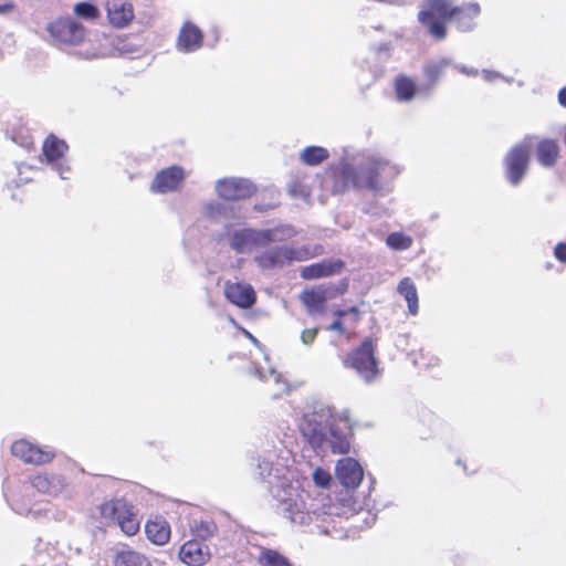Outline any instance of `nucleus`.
I'll return each instance as SVG.
<instances>
[{"label": "nucleus", "instance_id": "aec40b11", "mask_svg": "<svg viewBox=\"0 0 566 566\" xmlns=\"http://www.w3.org/2000/svg\"><path fill=\"white\" fill-rule=\"evenodd\" d=\"M481 8L479 3L470 2L462 6H453L451 21L461 32L472 30L474 20L479 17Z\"/></svg>", "mask_w": 566, "mask_h": 566}, {"label": "nucleus", "instance_id": "de8ad7c7", "mask_svg": "<svg viewBox=\"0 0 566 566\" xmlns=\"http://www.w3.org/2000/svg\"><path fill=\"white\" fill-rule=\"evenodd\" d=\"M347 314H352L354 316V319L357 322L359 319L360 312L358 307L352 306L347 310Z\"/></svg>", "mask_w": 566, "mask_h": 566}, {"label": "nucleus", "instance_id": "c85d7f7f", "mask_svg": "<svg viewBox=\"0 0 566 566\" xmlns=\"http://www.w3.org/2000/svg\"><path fill=\"white\" fill-rule=\"evenodd\" d=\"M537 159L546 167L553 166L559 157V147L553 139H543L537 145Z\"/></svg>", "mask_w": 566, "mask_h": 566}, {"label": "nucleus", "instance_id": "bb28decb", "mask_svg": "<svg viewBox=\"0 0 566 566\" xmlns=\"http://www.w3.org/2000/svg\"><path fill=\"white\" fill-rule=\"evenodd\" d=\"M397 291L407 302L409 313L413 316L417 315L419 312V297L413 281L408 276L401 279Z\"/></svg>", "mask_w": 566, "mask_h": 566}, {"label": "nucleus", "instance_id": "9b49d317", "mask_svg": "<svg viewBox=\"0 0 566 566\" xmlns=\"http://www.w3.org/2000/svg\"><path fill=\"white\" fill-rule=\"evenodd\" d=\"M358 170L350 165H340L327 171L326 182L333 193H343L350 187L359 189L357 185Z\"/></svg>", "mask_w": 566, "mask_h": 566}, {"label": "nucleus", "instance_id": "f3484780", "mask_svg": "<svg viewBox=\"0 0 566 566\" xmlns=\"http://www.w3.org/2000/svg\"><path fill=\"white\" fill-rule=\"evenodd\" d=\"M336 476L345 488L356 489L363 480L364 471L355 459L344 458L336 464Z\"/></svg>", "mask_w": 566, "mask_h": 566}, {"label": "nucleus", "instance_id": "2f4dec72", "mask_svg": "<svg viewBox=\"0 0 566 566\" xmlns=\"http://www.w3.org/2000/svg\"><path fill=\"white\" fill-rule=\"evenodd\" d=\"M326 148L321 146H308L300 155L301 160L308 166H316L328 158Z\"/></svg>", "mask_w": 566, "mask_h": 566}, {"label": "nucleus", "instance_id": "58836bf2", "mask_svg": "<svg viewBox=\"0 0 566 566\" xmlns=\"http://www.w3.org/2000/svg\"><path fill=\"white\" fill-rule=\"evenodd\" d=\"M312 478L319 488H327L332 481L331 473L322 468H316L312 473Z\"/></svg>", "mask_w": 566, "mask_h": 566}, {"label": "nucleus", "instance_id": "39448f33", "mask_svg": "<svg viewBox=\"0 0 566 566\" xmlns=\"http://www.w3.org/2000/svg\"><path fill=\"white\" fill-rule=\"evenodd\" d=\"M101 515L104 520L115 525L128 536L135 535L139 530V521L133 507L124 500L116 499L105 502L99 507Z\"/></svg>", "mask_w": 566, "mask_h": 566}, {"label": "nucleus", "instance_id": "49530a36", "mask_svg": "<svg viewBox=\"0 0 566 566\" xmlns=\"http://www.w3.org/2000/svg\"><path fill=\"white\" fill-rule=\"evenodd\" d=\"M558 101H559L560 105L566 106V86H564L559 90Z\"/></svg>", "mask_w": 566, "mask_h": 566}, {"label": "nucleus", "instance_id": "f704fd0d", "mask_svg": "<svg viewBox=\"0 0 566 566\" xmlns=\"http://www.w3.org/2000/svg\"><path fill=\"white\" fill-rule=\"evenodd\" d=\"M73 12L77 18L86 21H96L101 17L99 9L95 4L87 1L75 3L73 7Z\"/></svg>", "mask_w": 566, "mask_h": 566}, {"label": "nucleus", "instance_id": "393cba45", "mask_svg": "<svg viewBox=\"0 0 566 566\" xmlns=\"http://www.w3.org/2000/svg\"><path fill=\"white\" fill-rule=\"evenodd\" d=\"M67 150L69 145L66 142L54 134H49L42 145V153L49 164L57 163L64 157Z\"/></svg>", "mask_w": 566, "mask_h": 566}, {"label": "nucleus", "instance_id": "a211bd4d", "mask_svg": "<svg viewBox=\"0 0 566 566\" xmlns=\"http://www.w3.org/2000/svg\"><path fill=\"white\" fill-rule=\"evenodd\" d=\"M179 557L188 566H202L210 559V551L201 542L188 541L181 546Z\"/></svg>", "mask_w": 566, "mask_h": 566}, {"label": "nucleus", "instance_id": "9d476101", "mask_svg": "<svg viewBox=\"0 0 566 566\" xmlns=\"http://www.w3.org/2000/svg\"><path fill=\"white\" fill-rule=\"evenodd\" d=\"M530 161V153L526 146L517 145L513 147L504 159L506 177L512 185H517L527 167Z\"/></svg>", "mask_w": 566, "mask_h": 566}, {"label": "nucleus", "instance_id": "5701e85b", "mask_svg": "<svg viewBox=\"0 0 566 566\" xmlns=\"http://www.w3.org/2000/svg\"><path fill=\"white\" fill-rule=\"evenodd\" d=\"M327 298V290L323 286L306 289L300 295L302 304L310 314L323 312Z\"/></svg>", "mask_w": 566, "mask_h": 566}, {"label": "nucleus", "instance_id": "412c9836", "mask_svg": "<svg viewBox=\"0 0 566 566\" xmlns=\"http://www.w3.org/2000/svg\"><path fill=\"white\" fill-rule=\"evenodd\" d=\"M31 484L38 492L50 496H57L66 488L64 478L55 473L38 474L33 476Z\"/></svg>", "mask_w": 566, "mask_h": 566}, {"label": "nucleus", "instance_id": "20e7f679", "mask_svg": "<svg viewBox=\"0 0 566 566\" xmlns=\"http://www.w3.org/2000/svg\"><path fill=\"white\" fill-rule=\"evenodd\" d=\"M357 170L358 188L371 191L380 190L385 182L392 180L399 174L397 166L381 157H369Z\"/></svg>", "mask_w": 566, "mask_h": 566}, {"label": "nucleus", "instance_id": "79ce46f5", "mask_svg": "<svg viewBox=\"0 0 566 566\" xmlns=\"http://www.w3.org/2000/svg\"><path fill=\"white\" fill-rule=\"evenodd\" d=\"M554 254L560 262H566V242H559L555 247Z\"/></svg>", "mask_w": 566, "mask_h": 566}, {"label": "nucleus", "instance_id": "7c9ffc66", "mask_svg": "<svg viewBox=\"0 0 566 566\" xmlns=\"http://www.w3.org/2000/svg\"><path fill=\"white\" fill-rule=\"evenodd\" d=\"M449 61L442 59L439 61H430L423 66V75L428 86H433L444 74Z\"/></svg>", "mask_w": 566, "mask_h": 566}, {"label": "nucleus", "instance_id": "8fccbe9b", "mask_svg": "<svg viewBox=\"0 0 566 566\" xmlns=\"http://www.w3.org/2000/svg\"><path fill=\"white\" fill-rule=\"evenodd\" d=\"M334 314L338 317V319H340L342 317L347 315V310H337L335 311Z\"/></svg>", "mask_w": 566, "mask_h": 566}, {"label": "nucleus", "instance_id": "473e14b6", "mask_svg": "<svg viewBox=\"0 0 566 566\" xmlns=\"http://www.w3.org/2000/svg\"><path fill=\"white\" fill-rule=\"evenodd\" d=\"M258 562L261 566H293L285 556L270 548L261 549Z\"/></svg>", "mask_w": 566, "mask_h": 566}, {"label": "nucleus", "instance_id": "ea45409f", "mask_svg": "<svg viewBox=\"0 0 566 566\" xmlns=\"http://www.w3.org/2000/svg\"><path fill=\"white\" fill-rule=\"evenodd\" d=\"M437 361L438 359L436 356H418L411 360L412 365L419 369L434 365Z\"/></svg>", "mask_w": 566, "mask_h": 566}, {"label": "nucleus", "instance_id": "4468645a", "mask_svg": "<svg viewBox=\"0 0 566 566\" xmlns=\"http://www.w3.org/2000/svg\"><path fill=\"white\" fill-rule=\"evenodd\" d=\"M106 18L116 29L127 28L135 18V10L128 0H107Z\"/></svg>", "mask_w": 566, "mask_h": 566}, {"label": "nucleus", "instance_id": "cd10ccee", "mask_svg": "<svg viewBox=\"0 0 566 566\" xmlns=\"http://www.w3.org/2000/svg\"><path fill=\"white\" fill-rule=\"evenodd\" d=\"M252 374L261 380L272 379L275 384H280L281 375L276 371L275 366L271 361V356H259L253 363Z\"/></svg>", "mask_w": 566, "mask_h": 566}, {"label": "nucleus", "instance_id": "c03bdc74", "mask_svg": "<svg viewBox=\"0 0 566 566\" xmlns=\"http://www.w3.org/2000/svg\"><path fill=\"white\" fill-rule=\"evenodd\" d=\"M17 6L13 1H7L0 4V14L11 13L15 10Z\"/></svg>", "mask_w": 566, "mask_h": 566}, {"label": "nucleus", "instance_id": "6e6552de", "mask_svg": "<svg viewBox=\"0 0 566 566\" xmlns=\"http://www.w3.org/2000/svg\"><path fill=\"white\" fill-rule=\"evenodd\" d=\"M218 196L228 201L245 200L256 192L253 182L243 178H224L216 186Z\"/></svg>", "mask_w": 566, "mask_h": 566}, {"label": "nucleus", "instance_id": "c756f323", "mask_svg": "<svg viewBox=\"0 0 566 566\" xmlns=\"http://www.w3.org/2000/svg\"><path fill=\"white\" fill-rule=\"evenodd\" d=\"M395 92L399 101H411L417 92V86L413 80L406 75H399L395 80Z\"/></svg>", "mask_w": 566, "mask_h": 566}, {"label": "nucleus", "instance_id": "2eb2a0df", "mask_svg": "<svg viewBox=\"0 0 566 566\" xmlns=\"http://www.w3.org/2000/svg\"><path fill=\"white\" fill-rule=\"evenodd\" d=\"M185 179V171L179 166H170L158 171L150 185L151 192L166 193L179 188Z\"/></svg>", "mask_w": 566, "mask_h": 566}, {"label": "nucleus", "instance_id": "09e8293b", "mask_svg": "<svg viewBox=\"0 0 566 566\" xmlns=\"http://www.w3.org/2000/svg\"><path fill=\"white\" fill-rule=\"evenodd\" d=\"M276 207V203H271V205H268V206H259V205H255V209L259 210V211H265L268 209H274Z\"/></svg>", "mask_w": 566, "mask_h": 566}, {"label": "nucleus", "instance_id": "a19ab883", "mask_svg": "<svg viewBox=\"0 0 566 566\" xmlns=\"http://www.w3.org/2000/svg\"><path fill=\"white\" fill-rule=\"evenodd\" d=\"M375 343L370 338H366L361 345L356 349V354H374Z\"/></svg>", "mask_w": 566, "mask_h": 566}, {"label": "nucleus", "instance_id": "4be33fe9", "mask_svg": "<svg viewBox=\"0 0 566 566\" xmlns=\"http://www.w3.org/2000/svg\"><path fill=\"white\" fill-rule=\"evenodd\" d=\"M343 268V262L337 261H322L303 266L300 271L301 277L304 280H315L326 277L338 273Z\"/></svg>", "mask_w": 566, "mask_h": 566}, {"label": "nucleus", "instance_id": "423d86ee", "mask_svg": "<svg viewBox=\"0 0 566 566\" xmlns=\"http://www.w3.org/2000/svg\"><path fill=\"white\" fill-rule=\"evenodd\" d=\"M313 254L307 248L295 249L289 245L274 247L262 251L254 256L256 265L263 270L282 268L293 261H305Z\"/></svg>", "mask_w": 566, "mask_h": 566}, {"label": "nucleus", "instance_id": "f8f14e48", "mask_svg": "<svg viewBox=\"0 0 566 566\" xmlns=\"http://www.w3.org/2000/svg\"><path fill=\"white\" fill-rule=\"evenodd\" d=\"M11 452L25 463L35 465L45 464L54 458L51 450L42 449L24 439L15 441L11 447Z\"/></svg>", "mask_w": 566, "mask_h": 566}, {"label": "nucleus", "instance_id": "6ab92c4d", "mask_svg": "<svg viewBox=\"0 0 566 566\" xmlns=\"http://www.w3.org/2000/svg\"><path fill=\"white\" fill-rule=\"evenodd\" d=\"M203 34L192 22H185L177 38V48L181 52H193L201 48Z\"/></svg>", "mask_w": 566, "mask_h": 566}, {"label": "nucleus", "instance_id": "72a5a7b5", "mask_svg": "<svg viewBox=\"0 0 566 566\" xmlns=\"http://www.w3.org/2000/svg\"><path fill=\"white\" fill-rule=\"evenodd\" d=\"M190 530L195 537L207 539L214 534L217 525L211 520H193Z\"/></svg>", "mask_w": 566, "mask_h": 566}, {"label": "nucleus", "instance_id": "ddd939ff", "mask_svg": "<svg viewBox=\"0 0 566 566\" xmlns=\"http://www.w3.org/2000/svg\"><path fill=\"white\" fill-rule=\"evenodd\" d=\"M223 292L226 298L240 308H250L256 301L254 289L245 282L227 281Z\"/></svg>", "mask_w": 566, "mask_h": 566}, {"label": "nucleus", "instance_id": "4c0bfd02", "mask_svg": "<svg viewBox=\"0 0 566 566\" xmlns=\"http://www.w3.org/2000/svg\"><path fill=\"white\" fill-rule=\"evenodd\" d=\"M113 45L123 53H134L139 50V46L129 42V35H119L114 41Z\"/></svg>", "mask_w": 566, "mask_h": 566}, {"label": "nucleus", "instance_id": "f03ea898", "mask_svg": "<svg viewBox=\"0 0 566 566\" xmlns=\"http://www.w3.org/2000/svg\"><path fill=\"white\" fill-rule=\"evenodd\" d=\"M258 470L261 479L269 483L272 495L281 503L282 514L293 524L311 525L318 521L326 522L331 516L319 503L311 501L307 504L302 499L286 465L274 464L270 458H263L258 463Z\"/></svg>", "mask_w": 566, "mask_h": 566}, {"label": "nucleus", "instance_id": "dca6fc26", "mask_svg": "<svg viewBox=\"0 0 566 566\" xmlns=\"http://www.w3.org/2000/svg\"><path fill=\"white\" fill-rule=\"evenodd\" d=\"M344 366L352 368L366 382L377 379L381 369L375 356H345Z\"/></svg>", "mask_w": 566, "mask_h": 566}, {"label": "nucleus", "instance_id": "37998d69", "mask_svg": "<svg viewBox=\"0 0 566 566\" xmlns=\"http://www.w3.org/2000/svg\"><path fill=\"white\" fill-rule=\"evenodd\" d=\"M317 335V328H310L302 332L301 338L303 343L311 344Z\"/></svg>", "mask_w": 566, "mask_h": 566}, {"label": "nucleus", "instance_id": "a878e982", "mask_svg": "<svg viewBox=\"0 0 566 566\" xmlns=\"http://www.w3.org/2000/svg\"><path fill=\"white\" fill-rule=\"evenodd\" d=\"M113 564L114 566H151L144 554L127 546L116 549Z\"/></svg>", "mask_w": 566, "mask_h": 566}, {"label": "nucleus", "instance_id": "c9c22d12", "mask_svg": "<svg viewBox=\"0 0 566 566\" xmlns=\"http://www.w3.org/2000/svg\"><path fill=\"white\" fill-rule=\"evenodd\" d=\"M289 193L294 198L310 199L312 189L304 178L296 177L289 185Z\"/></svg>", "mask_w": 566, "mask_h": 566}, {"label": "nucleus", "instance_id": "f257e3e1", "mask_svg": "<svg viewBox=\"0 0 566 566\" xmlns=\"http://www.w3.org/2000/svg\"><path fill=\"white\" fill-rule=\"evenodd\" d=\"M300 430L317 454H345L350 450L353 419L347 408L317 403L303 415Z\"/></svg>", "mask_w": 566, "mask_h": 566}, {"label": "nucleus", "instance_id": "0eeeda50", "mask_svg": "<svg viewBox=\"0 0 566 566\" xmlns=\"http://www.w3.org/2000/svg\"><path fill=\"white\" fill-rule=\"evenodd\" d=\"M46 31L56 44L77 45L86 35L85 27L71 17H59L46 25Z\"/></svg>", "mask_w": 566, "mask_h": 566}, {"label": "nucleus", "instance_id": "a18cd8bd", "mask_svg": "<svg viewBox=\"0 0 566 566\" xmlns=\"http://www.w3.org/2000/svg\"><path fill=\"white\" fill-rule=\"evenodd\" d=\"M328 331H334V332H338L340 334H344L345 333V326L343 324V322L340 319H336L328 327H327Z\"/></svg>", "mask_w": 566, "mask_h": 566}, {"label": "nucleus", "instance_id": "7ed1b4c3", "mask_svg": "<svg viewBox=\"0 0 566 566\" xmlns=\"http://www.w3.org/2000/svg\"><path fill=\"white\" fill-rule=\"evenodd\" d=\"M452 9L451 0H424L417 18L433 39L441 41L447 38V23L451 22Z\"/></svg>", "mask_w": 566, "mask_h": 566}, {"label": "nucleus", "instance_id": "b1692460", "mask_svg": "<svg viewBox=\"0 0 566 566\" xmlns=\"http://www.w3.org/2000/svg\"><path fill=\"white\" fill-rule=\"evenodd\" d=\"M145 531L150 542L156 545H165L170 538L169 523L160 516H156L146 523Z\"/></svg>", "mask_w": 566, "mask_h": 566}, {"label": "nucleus", "instance_id": "1a4fd4ad", "mask_svg": "<svg viewBox=\"0 0 566 566\" xmlns=\"http://www.w3.org/2000/svg\"><path fill=\"white\" fill-rule=\"evenodd\" d=\"M272 230L242 229L232 235L231 248L239 253L256 247H264L273 241Z\"/></svg>", "mask_w": 566, "mask_h": 566}, {"label": "nucleus", "instance_id": "e433bc0d", "mask_svg": "<svg viewBox=\"0 0 566 566\" xmlns=\"http://www.w3.org/2000/svg\"><path fill=\"white\" fill-rule=\"evenodd\" d=\"M412 242V238L402 232H392L386 239V243L389 248L399 251L409 249Z\"/></svg>", "mask_w": 566, "mask_h": 566}]
</instances>
